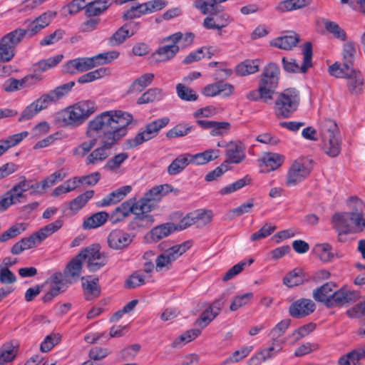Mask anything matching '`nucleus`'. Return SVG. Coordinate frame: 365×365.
<instances>
[{"label":"nucleus","instance_id":"nucleus-33","mask_svg":"<svg viewBox=\"0 0 365 365\" xmlns=\"http://www.w3.org/2000/svg\"><path fill=\"white\" fill-rule=\"evenodd\" d=\"M356 53V49L354 41H347L343 44L341 56L343 66L346 69L353 66Z\"/></svg>","mask_w":365,"mask_h":365},{"label":"nucleus","instance_id":"nucleus-37","mask_svg":"<svg viewBox=\"0 0 365 365\" xmlns=\"http://www.w3.org/2000/svg\"><path fill=\"white\" fill-rule=\"evenodd\" d=\"M154 74L147 73L136 78L128 89L130 93H139L153 82Z\"/></svg>","mask_w":365,"mask_h":365},{"label":"nucleus","instance_id":"nucleus-62","mask_svg":"<svg viewBox=\"0 0 365 365\" xmlns=\"http://www.w3.org/2000/svg\"><path fill=\"white\" fill-rule=\"evenodd\" d=\"M316 328V324L314 323H309L305 325H303L294 330L289 337L293 338L294 341H299L302 338L307 336L312 331H313Z\"/></svg>","mask_w":365,"mask_h":365},{"label":"nucleus","instance_id":"nucleus-47","mask_svg":"<svg viewBox=\"0 0 365 365\" xmlns=\"http://www.w3.org/2000/svg\"><path fill=\"white\" fill-rule=\"evenodd\" d=\"M193 128V126L188 123H179L166 133V137L168 138L184 137L191 132Z\"/></svg>","mask_w":365,"mask_h":365},{"label":"nucleus","instance_id":"nucleus-51","mask_svg":"<svg viewBox=\"0 0 365 365\" xmlns=\"http://www.w3.org/2000/svg\"><path fill=\"white\" fill-rule=\"evenodd\" d=\"M45 27L43 24H38L35 21H31L29 23L26 29H15L21 39L27 36L31 38L39 33Z\"/></svg>","mask_w":365,"mask_h":365},{"label":"nucleus","instance_id":"nucleus-1","mask_svg":"<svg viewBox=\"0 0 365 365\" xmlns=\"http://www.w3.org/2000/svg\"><path fill=\"white\" fill-rule=\"evenodd\" d=\"M133 115L122 110H108L96 115L88 125L86 135L92 138L94 133H101V146L94 149L86 158L87 165H97L111 155V148L128 133V126Z\"/></svg>","mask_w":365,"mask_h":365},{"label":"nucleus","instance_id":"nucleus-14","mask_svg":"<svg viewBox=\"0 0 365 365\" xmlns=\"http://www.w3.org/2000/svg\"><path fill=\"white\" fill-rule=\"evenodd\" d=\"M358 298L359 293L357 292L342 287L331 294V297L327 300V307L328 308L341 307L345 304L354 302Z\"/></svg>","mask_w":365,"mask_h":365},{"label":"nucleus","instance_id":"nucleus-34","mask_svg":"<svg viewBox=\"0 0 365 365\" xmlns=\"http://www.w3.org/2000/svg\"><path fill=\"white\" fill-rule=\"evenodd\" d=\"M111 5L110 0H96L88 3L86 6V14L87 16H98Z\"/></svg>","mask_w":365,"mask_h":365},{"label":"nucleus","instance_id":"nucleus-2","mask_svg":"<svg viewBox=\"0 0 365 365\" xmlns=\"http://www.w3.org/2000/svg\"><path fill=\"white\" fill-rule=\"evenodd\" d=\"M95 103L91 101H80L72 106L58 112L55 120L61 126H77L96 111Z\"/></svg>","mask_w":365,"mask_h":365},{"label":"nucleus","instance_id":"nucleus-63","mask_svg":"<svg viewBox=\"0 0 365 365\" xmlns=\"http://www.w3.org/2000/svg\"><path fill=\"white\" fill-rule=\"evenodd\" d=\"M253 297L252 292L245 293L241 295L235 297L232 302L230 304V309L232 312H235L240 307L246 305Z\"/></svg>","mask_w":365,"mask_h":365},{"label":"nucleus","instance_id":"nucleus-60","mask_svg":"<svg viewBox=\"0 0 365 365\" xmlns=\"http://www.w3.org/2000/svg\"><path fill=\"white\" fill-rule=\"evenodd\" d=\"M58 100L55 96L51 90L41 96L38 99L35 101L36 105L40 110L47 108L51 104L56 103Z\"/></svg>","mask_w":365,"mask_h":365},{"label":"nucleus","instance_id":"nucleus-10","mask_svg":"<svg viewBox=\"0 0 365 365\" xmlns=\"http://www.w3.org/2000/svg\"><path fill=\"white\" fill-rule=\"evenodd\" d=\"M302 53L304 55V61L302 66H299L294 58L283 57L282 63L284 70L288 73H306L312 65V45L310 42H307L304 44Z\"/></svg>","mask_w":365,"mask_h":365},{"label":"nucleus","instance_id":"nucleus-49","mask_svg":"<svg viewBox=\"0 0 365 365\" xmlns=\"http://www.w3.org/2000/svg\"><path fill=\"white\" fill-rule=\"evenodd\" d=\"M127 153H120L110 158L103 166L107 171L115 172L128 158Z\"/></svg>","mask_w":365,"mask_h":365},{"label":"nucleus","instance_id":"nucleus-23","mask_svg":"<svg viewBox=\"0 0 365 365\" xmlns=\"http://www.w3.org/2000/svg\"><path fill=\"white\" fill-rule=\"evenodd\" d=\"M346 79L347 80V88L351 94L359 95L362 92L364 80L359 71L353 68Z\"/></svg>","mask_w":365,"mask_h":365},{"label":"nucleus","instance_id":"nucleus-19","mask_svg":"<svg viewBox=\"0 0 365 365\" xmlns=\"http://www.w3.org/2000/svg\"><path fill=\"white\" fill-rule=\"evenodd\" d=\"M80 254L73 257L66 265L63 270V277L66 282L72 284L78 280L83 268V259Z\"/></svg>","mask_w":365,"mask_h":365},{"label":"nucleus","instance_id":"nucleus-26","mask_svg":"<svg viewBox=\"0 0 365 365\" xmlns=\"http://www.w3.org/2000/svg\"><path fill=\"white\" fill-rule=\"evenodd\" d=\"M299 41V36L296 33L292 32L289 35L279 36L273 39L270 44L280 49L291 50L297 45Z\"/></svg>","mask_w":365,"mask_h":365},{"label":"nucleus","instance_id":"nucleus-21","mask_svg":"<svg viewBox=\"0 0 365 365\" xmlns=\"http://www.w3.org/2000/svg\"><path fill=\"white\" fill-rule=\"evenodd\" d=\"M91 58H77L68 61L63 66L66 73L74 74L77 72H84L94 68Z\"/></svg>","mask_w":365,"mask_h":365},{"label":"nucleus","instance_id":"nucleus-44","mask_svg":"<svg viewBox=\"0 0 365 365\" xmlns=\"http://www.w3.org/2000/svg\"><path fill=\"white\" fill-rule=\"evenodd\" d=\"M63 58V56L62 54H58L47 59L40 61L34 65V69L36 72H44L57 66L62 61Z\"/></svg>","mask_w":365,"mask_h":365},{"label":"nucleus","instance_id":"nucleus-25","mask_svg":"<svg viewBox=\"0 0 365 365\" xmlns=\"http://www.w3.org/2000/svg\"><path fill=\"white\" fill-rule=\"evenodd\" d=\"M168 185H163L160 186L153 187L148 192H147L144 197H142L140 200H137V202L142 203L144 202L147 205L155 206L154 202L156 200H159L161 197L165 195L168 192L169 188Z\"/></svg>","mask_w":365,"mask_h":365},{"label":"nucleus","instance_id":"nucleus-57","mask_svg":"<svg viewBox=\"0 0 365 365\" xmlns=\"http://www.w3.org/2000/svg\"><path fill=\"white\" fill-rule=\"evenodd\" d=\"M254 259L252 258L249 259V260L247 262L242 261L235 265H234L232 268H230L223 276L222 281L227 282L233 277H235L236 275L240 274L245 268L246 265H250L253 263Z\"/></svg>","mask_w":365,"mask_h":365},{"label":"nucleus","instance_id":"nucleus-27","mask_svg":"<svg viewBox=\"0 0 365 365\" xmlns=\"http://www.w3.org/2000/svg\"><path fill=\"white\" fill-rule=\"evenodd\" d=\"M131 190L132 187L130 185H125L119 187L104 197L101 202V206H108L120 202L131 191Z\"/></svg>","mask_w":365,"mask_h":365},{"label":"nucleus","instance_id":"nucleus-13","mask_svg":"<svg viewBox=\"0 0 365 365\" xmlns=\"http://www.w3.org/2000/svg\"><path fill=\"white\" fill-rule=\"evenodd\" d=\"M134 235L120 229L112 230L108 235V247L113 250H123L133 242Z\"/></svg>","mask_w":365,"mask_h":365},{"label":"nucleus","instance_id":"nucleus-55","mask_svg":"<svg viewBox=\"0 0 365 365\" xmlns=\"http://www.w3.org/2000/svg\"><path fill=\"white\" fill-rule=\"evenodd\" d=\"M176 91L180 98L186 101H195L197 99L198 96L192 89L185 86L182 83L176 86Z\"/></svg>","mask_w":365,"mask_h":365},{"label":"nucleus","instance_id":"nucleus-12","mask_svg":"<svg viewBox=\"0 0 365 365\" xmlns=\"http://www.w3.org/2000/svg\"><path fill=\"white\" fill-rule=\"evenodd\" d=\"M280 69L274 63H269L264 66L259 83L265 88L269 89L272 94L275 93L279 84Z\"/></svg>","mask_w":365,"mask_h":365},{"label":"nucleus","instance_id":"nucleus-35","mask_svg":"<svg viewBox=\"0 0 365 365\" xmlns=\"http://www.w3.org/2000/svg\"><path fill=\"white\" fill-rule=\"evenodd\" d=\"M218 150L209 149L195 155L190 154L191 163L196 165H205L217 159L219 156Z\"/></svg>","mask_w":365,"mask_h":365},{"label":"nucleus","instance_id":"nucleus-54","mask_svg":"<svg viewBox=\"0 0 365 365\" xmlns=\"http://www.w3.org/2000/svg\"><path fill=\"white\" fill-rule=\"evenodd\" d=\"M324 27L327 31L332 34L333 36L341 40L346 41L347 36L346 31L341 29L336 23L330 21H326L324 22Z\"/></svg>","mask_w":365,"mask_h":365},{"label":"nucleus","instance_id":"nucleus-40","mask_svg":"<svg viewBox=\"0 0 365 365\" xmlns=\"http://www.w3.org/2000/svg\"><path fill=\"white\" fill-rule=\"evenodd\" d=\"M284 162V157L277 153H266L263 158L262 163L266 167V172H269L277 169Z\"/></svg>","mask_w":365,"mask_h":365},{"label":"nucleus","instance_id":"nucleus-9","mask_svg":"<svg viewBox=\"0 0 365 365\" xmlns=\"http://www.w3.org/2000/svg\"><path fill=\"white\" fill-rule=\"evenodd\" d=\"M83 261L91 272H96L108 263V255L106 252L100 251L98 245H92L86 247L80 253Z\"/></svg>","mask_w":365,"mask_h":365},{"label":"nucleus","instance_id":"nucleus-64","mask_svg":"<svg viewBox=\"0 0 365 365\" xmlns=\"http://www.w3.org/2000/svg\"><path fill=\"white\" fill-rule=\"evenodd\" d=\"M231 125L229 122L226 121H214L211 130L210 135L212 136H222L230 132Z\"/></svg>","mask_w":365,"mask_h":365},{"label":"nucleus","instance_id":"nucleus-56","mask_svg":"<svg viewBox=\"0 0 365 365\" xmlns=\"http://www.w3.org/2000/svg\"><path fill=\"white\" fill-rule=\"evenodd\" d=\"M67 175L63 169H61L47 177L41 182V188L46 189L56 183L62 181Z\"/></svg>","mask_w":365,"mask_h":365},{"label":"nucleus","instance_id":"nucleus-5","mask_svg":"<svg viewBox=\"0 0 365 365\" xmlns=\"http://www.w3.org/2000/svg\"><path fill=\"white\" fill-rule=\"evenodd\" d=\"M170 122L168 117L156 119L147 123L134 138L124 142L125 149H132L156 137L160 130L167 126Z\"/></svg>","mask_w":365,"mask_h":365},{"label":"nucleus","instance_id":"nucleus-45","mask_svg":"<svg viewBox=\"0 0 365 365\" xmlns=\"http://www.w3.org/2000/svg\"><path fill=\"white\" fill-rule=\"evenodd\" d=\"M93 190H88L84 193L77 196L76 198H74L73 200L70 202L69 209L73 213L77 212L78 210H80L82 207L85 206L88 201L93 197Z\"/></svg>","mask_w":365,"mask_h":365},{"label":"nucleus","instance_id":"nucleus-52","mask_svg":"<svg viewBox=\"0 0 365 365\" xmlns=\"http://www.w3.org/2000/svg\"><path fill=\"white\" fill-rule=\"evenodd\" d=\"M108 69L99 68L80 76L78 79L79 83H87L98 80L107 74Z\"/></svg>","mask_w":365,"mask_h":365},{"label":"nucleus","instance_id":"nucleus-29","mask_svg":"<svg viewBox=\"0 0 365 365\" xmlns=\"http://www.w3.org/2000/svg\"><path fill=\"white\" fill-rule=\"evenodd\" d=\"M273 96L269 89L265 88L259 83L258 88L249 92L246 97L247 99L252 101H262L265 103H269L273 100Z\"/></svg>","mask_w":365,"mask_h":365},{"label":"nucleus","instance_id":"nucleus-3","mask_svg":"<svg viewBox=\"0 0 365 365\" xmlns=\"http://www.w3.org/2000/svg\"><path fill=\"white\" fill-rule=\"evenodd\" d=\"M319 130L324 153L331 158L338 156L341 152V139L336 123L331 119L323 120Z\"/></svg>","mask_w":365,"mask_h":365},{"label":"nucleus","instance_id":"nucleus-17","mask_svg":"<svg viewBox=\"0 0 365 365\" xmlns=\"http://www.w3.org/2000/svg\"><path fill=\"white\" fill-rule=\"evenodd\" d=\"M350 202L354 203V207L350 212L351 222L359 231L365 229V204L357 197H351Z\"/></svg>","mask_w":365,"mask_h":365},{"label":"nucleus","instance_id":"nucleus-28","mask_svg":"<svg viewBox=\"0 0 365 365\" xmlns=\"http://www.w3.org/2000/svg\"><path fill=\"white\" fill-rule=\"evenodd\" d=\"M190 163L191 160L189 153L178 155L168 167L170 175H175L181 173Z\"/></svg>","mask_w":365,"mask_h":365},{"label":"nucleus","instance_id":"nucleus-53","mask_svg":"<svg viewBox=\"0 0 365 365\" xmlns=\"http://www.w3.org/2000/svg\"><path fill=\"white\" fill-rule=\"evenodd\" d=\"M252 350V346H243L240 349L234 351L223 361V364L226 365L230 363H237L246 358Z\"/></svg>","mask_w":365,"mask_h":365},{"label":"nucleus","instance_id":"nucleus-24","mask_svg":"<svg viewBox=\"0 0 365 365\" xmlns=\"http://www.w3.org/2000/svg\"><path fill=\"white\" fill-rule=\"evenodd\" d=\"M334 229L344 232H351L354 231L351 222L350 212L335 213L331 219Z\"/></svg>","mask_w":365,"mask_h":365},{"label":"nucleus","instance_id":"nucleus-20","mask_svg":"<svg viewBox=\"0 0 365 365\" xmlns=\"http://www.w3.org/2000/svg\"><path fill=\"white\" fill-rule=\"evenodd\" d=\"M234 91V86L232 84L218 81L216 83L207 85L202 90V93L207 97H213L217 95H222L228 97Z\"/></svg>","mask_w":365,"mask_h":365},{"label":"nucleus","instance_id":"nucleus-36","mask_svg":"<svg viewBox=\"0 0 365 365\" xmlns=\"http://www.w3.org/2000/svg\"><path fill=\"white\" fill-rule=\"evenodd\" d=\"M260 61L258 59H247L238 64L236 67V73L239 76H245L255 73L259 71Z\"/></svg>","mask_w":365,"mask_h":365},{"label":"nucleus","instance_id":"nucleus-31","mask_svg":"<svg viewBox=\"0 0 365 365\" xmlns=\"http://www.w3.org/2000/svg\"><path fill=\"white\" fill-rule=\"evenodd\" d=\"M175 231H176L175 224L164 223L153 228L150 232V237L153 241L158 242Z\"/></svg>","mask_w":365,"mask_h":365},{"label":"nucleus","instance_id":"nucleus-50","mask_svg":"<svg viewBox=\"0 0 365 365\" xmlns=\"http://www.w3.org/2000/svg\"><path fill=\"white\" fill-rule=\"evenodd\" d=\"M120 53L117 51H110L99 53L91 57L94 67L111 63L113 60L119 57Z\"/></svg>","mask_w":365,"mask_h":365},{"label":"nucleus","instance_id":"nucleus-32","mask_svg":"<svg viewBox=\"0 0 365 365\" xmlns=\"http://www.w3.org/2000/svg\"><path fill=\"white\" fill-rule=\"evenodd\" d=\"M29 135L27 131L9 135L7 138L0 140V156L4 154L9 148L20 143Z\"/></svg>","mask_w":365,"mask_h":365},{"label":"nucleus","instance_id":"nucleus-7","mask_svg":"<svg viewBox=\"0 0 365 365\" xmlns=\"http://www.w3.org/2000/svg\"><path fill=\"white\" fill-rule=\"evenodd\" d=\"M313 169L312 159L302 158L296 160L289 168L287 175V185L294 186L307 178Z\"/></svg>","mask_w":365,"mask_h":365},{"label":"nucleus","instance_id":"nucleus-58","mask_svg":"<svg viewBox=\"0 0 365 365\" xmlns=\"http://www.w3.org/2000/svg\"><path fill=\"white\" fill-rule=\"evenodd\" d=\"M145 4H138L133 6L123 16V20L133 19L139 18L143 15L147 14Z\"/></svg>","mask_w":365,"mask_h":365},{"label":"nucleus","instance_id":"nucleus-4","mask_svg":"<svg viewBox=\"0 0 365 365\" xmlns=\"http://www.w3.org/2000/svg\"><path fill=\"white\" fill-rule=\"evenodd\" d=\"M299 103V91L295 88H286L274 101V114L278 118H288L298 109Z\"/></svg>","mask_w":365,"mask_h":365},{"label":"nucleus","instance_id":"nucleus-18","mask_svg":"<svg viewBox=\"0 0 365 365\" xmlns=\"http://www.w3.org/2000/svg\"><path fill=\"white\" fill-rule=\"evenodd\" d=\"M246 148L241 141H230L227 144L226 157L227 165L230 163L240 164L246 158Z\"/></svg>","mask_w":365,"mask_h":365},{"label":"nucleus","instance_id":"nucleus-22","mask_svg":"<svg viewBox=\"0 0 365 365\" xmlns=\"http://www.w3.org/2000/svg\"><path fill=\"white\" fill-rule=\"evenodd\" d=\"M41 80V78L36 74L27 76L21 80L9 78L5 81L4 88L7 92H14L22 88L31 86Z\"/></svg>","mask_w":365,"mask_h":365},{"label":"nucleus","instance_id":"nucleus-61","mask_svg":"<svg viewBox=\"0 0 365 365\" xmlns=\"http://www.w3.org/2000/svg\"><path fill=\"white\" fill-rule=\"evenodd\" d=\"M97 143V139L93 138L92 139L81 143L77 148H75L74 155L80 157L88 155L91 150Z\"/></svg>","mask_w":365,"mask_h":365},{"label":"nucleus","instance_id":"nucleus-6","mask_svg":"<svg viewBox=\"0 0 365 365\" xmlns=\"http://www.w3.org/2000/svg\"><path fill=\"white\" fill-rule=\"evenodd\" d=\"M192 246L190 241H185L164 250L155 259L157 272L168 270L171 264L184 254Z\"/></svg>","mask_w":365,"mask_h":365},{"label":"nucleus","instance_id":"nucleus-11","mask_svg":"<svg viewBox=\"0 0 365 365\" xmlns=\"http://www.w3.org/2000/svg\"><path fill=\"white\" fill-rule=\"evenodd\" d=\"M21 40L16 30L9 32L1 38L0 62H9L14 58L16 47Z\"/></svg>","mask_w":365,"mask_h":365},{"label":"nucleus","instance_id":"nucleus-59","mask_svg":"<svg viewBox=\"0 0 365 365\" xmlns=\"http://www.w3.org/2000/svg\"><path fill=\"white\" fill-rule=\"evenodd\" d=\"M353 68V67H349L346 69L343 66V63H340L339 62H335L334 64L329 67V73L331 76L336 78H346L350 71Z\"/></svg>","mask_w":365,"mask_h":365},{"label":"nucleus","instance_id":"nucleus-48","mask_svg":"<svg viewBox=\"0 0 365 365\" xmlns=\"http://www.w3.org/2000/svg\"><path fill=\"white\" fill-rule=\"evenodd\" d=\"M98 282V278H95L91 281H87L86 283L83 284L86 300H92L100 295L101 288Z\"/></svg>","mask_w":365,"mask_h":365},{"label":"nucleus","instance_id":"nucleus-41","mask_svg":"<svg viewBox=\"0 0 365 365\" xmlns=\"http://www.w3.org/2000/svg\"><path fill=\"white\" fill-rule=\"evenodd\" d=\"M164 96L163 91L159 88H152L143 93L137 100L139 105L153 103L160 101Z\"/></svg>","mask_w":365,"mask_h":365},{"label":"nucleus","instance_id":"nucleus-46","mask_svg":"<svg viewBox=\"0 0 365 365\" xmlns=\"http://www.w3.org/2000/svg\"><path fill=\"white\" fill-rule=\"evenodd\" d=\"M252 180V178L249 175H246L242 178L239 179L238 180L234 182L233 183L222 187L219 192L220 195H222L232 193L244 187L245 185H250Z\"/></svg>","mask_w":365,"mask_h":365},{"label":"nucleus","instance_id":"nucleus-43","mask_svg":"<svg viewBox=\"0 0 365 365\" xmlns=\"http://www.w3.org/2000/svg\"><path fill=\"white\" fill-rule=\"evenodd\" d=\"M200 333L201 331L198 329L187 330L179 337L176 338L172 343L171 346L175 349L180 348L185 344L194 340L200 334Z\"/></svg>","mask_w":365,"mask_h":365},{"label":"nucleus","instance_id":"nucleus-38","mask_svg":"<svg viewBox=\"0 0 365 365\" xmlns=\"http://www.w3.org/2000/svg\"><path fill=\"white\" fill-rule=\"evenodd\" d=\"M153 207H154L152 205H147L144 202H137L135 207L136 211H135L134 213V215H135V219L145 222L147 225H151L154 219L151 215L148 214V212H150Z\"/></svg>","mask_w":365,"mask_h":365},{"label":"nucleus","instance_id":"nucleus-39","mask_svg":"<svg viewBox=\"0 0 365 365\" xmlns=\"http://www.w3.org/2000/svg\"><path fill=\"white\" fill-rule=\"evenodd\" d=\"M335 284L332 282H327L320 287L314 289L313 292V298L320 302H324L327 306V300L331 297L333 288Z\"/></svg>","mask_w":365,"mask_h":365},{"label":"nucleus","instance_id":"nucleus-30","mask_svg":"<svg viewBox=\"0 0 365 365\" xmlns=\"http://www.w3.org/2000/svg\"><path fill=\"white\" fill-rule=\"evenodd\" d=\"M109 220L108 212L101 211L98 212L88 217L83 223V227L85 230H91L103 225L107 220Z\"/></svg>","mask_w":365,"mask_h":365},{"label":"nucleus","instance_id":"nucleus-8","mask_svg":"<svg viewBox=\"0 0 365 365\" xmlns=\"http://www.w3.org/2000/svg\"><path fill=\"white\" fill-rule=\"evenodd\" d=\"M182 38L181 32H177L165 37L164 41H170L172 44L160 46L151 56L156 63L166 62L173 58L179 52V46L177 43Z\"/></svg>","mask_w":365,"mask_h":365},{"label":"nucleus","instance_id":"nucleus-16","mask_svg":"<svg viewBox=\"0 0 365 365\" xmlns=\"http://www.w3.org/2000/svg\"><path fill=\"white\" fill-rule=\"evenodd\" d=\"M316 305L310 299L302 298L294 301L289 308V314L297 319L305 317L314 312Z\"/></svg>","mask_w":365,"mask_h":365},{"label":"nucleus","instance_id":"nucleus-15","mask_svg":"<svg viewBox=\"0 0 365 365\" xmlns=\"http://www.w3.org/2000/svg\"><path fill=\"white\" fill-rule=\"evenodd\" d=\"M136 205V198H130L122 202L109 215V221L112 224H117L123 221L130 214L135 213Z\"/></svg>","mask_w":365,"mask_h":365},{"label":"nucleus","instance_id":"nucleus-42","mask_svg":"<svg viewBox=\"0 0 365 365\" xmlns=\"http://www.w3.org/2000/svg\"><path fill=\"white\" fill-rule=\"evenodd\" d=\"M307 281L308 279L304 278L303 272L299 269L289 272L283 279L284 284L289 287L300 285Z\"/></svg>","mask_w":365,"mask_h":365}]
</instances>
